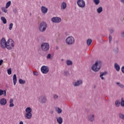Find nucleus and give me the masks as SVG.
Segmentation results:
<instances>
[{"mask_svg": "<svg viewBox=\"0 0 124 124\" xmlns=\"http://www.w3.org/2000/svg\"><path fill=\"white\" fill-rule=\"evenodd\" d=\"M25 111L26 113L25 115V119L31 120L32 118V114H31V108L28 107L26 108Z\"/></svg>", "mask_w": 124, "mask_h": 124, "instance_id": "nucleus-1", "label": "nucleus"}, {"mask_svg": "<svg viewBox=\"0 0 124 124\" xmlns=\"http://www.w3.org/2000/svg\"><path fill=\"white\" fill-rule=\"evenodd\" d=\"M101 67V62H96L94 64H93L92 67V69L93 71L97 72L98 71L100 68Z\"/></svg>", "mask_w": 124, "mask_h": 124, "instance_id": "nucleus-2", "label": "nucleus"}, {"mask_svg": "<svg viewBox=\"0 0 124 124\" xmlns=\"http://www.w3.org/2000/svg\"><path fill=\"white\" fill-rule=\"evenodd\" d=\"M15 46V43L12 39H9L7 41V49L8 50H12Z\"/></svg>", "mask_w": 124, "mask_h": 124, "instance_id": "nucleus-3", "label": "nucleus"}, {"mask_svg": "<svg viewBox=\"0 0 124 124\" xmlns=\"http://www.w3.org/2000/svg\"><path fill=\"white\" fill-rule=\"evenodd\" d=\"M41 49L44 52H48L50 49V45L48 43H43L41 45Z\"/></svg>", "mask_w": 124, "mask_h": 124, "instance_id": "nucleus-4", "label": "nucleus"}, {"mask_svg": "<svg viewBox=\"0 0 124 124\" xmlns=\"http://www.w3.org/2000/svg\"><path fill=\"white\" fill-rule=\"evenodd\" d=\"M65 42L68 45H72V44H74L75 39L72 36H69L66 39Z\"/></svg>", "mask_w": 124, "mask_h": 124, "instance_id": "nucleus-5", "label": "nucleus"}, {"mask_svg": "<svg viewBox=\"0 0 124 124\" xmlns=\"http://www.w3.org/2000/svg\"><path fill=\"white\" fill-rule=\"evenodd\" d=\"M39 29V31H41L42 32H43V31H46V29H47V24L46 23V22L41 23Z\"/></svg>", "mask_w": 124, "mask_h": 124, "instance_id": "nucleus-6", "label": "nucleus"}, {"mask_svg": "<svg viewBox=\"0 0 124 124\" xmlns=\"http://www.w3.org/2000/svg\"><path fill=\"white\" fill-rule=\"evenodd\" d=\"M7 42H6V40L5 38H2L0 40V47L2 49H5L7 48Z\"/></svg>", "mask_w": 124, "mask_h": 124, "instance_id": "nucleus-7", "label": "nucleus"}, {"mask_svg": "<svg viewBox=\"0 0 124 124\" xmlns=\"http://www.w3.org/2000/svg\"><path fill=\"white\" fill-rule=\"evenodd\" d=\"M41 71L43 74H47L49 72V67L43 65L41 68Z\"/></svg>", "mask_w": 124, "mask_h": 124, "instance_id": "nucleus-8", "label": "nucleus"}, {"mask_svg": "<svg viewBox=\"0 0 124 124\" xmlns=\"http://www.w3.org/2000/svg\"><path fill=\"white\" fill-rule=\"evenodd\" d=\"M77 4L79 7H81V8H83L86 6V3L83 0H78Z\"/></svg>", "mask_w": 124, "mask_h": 124, "instance_id": "nucleus-9", "label": "nucleus"}, {"mask_svg": "<svg viewBox=\"0 0 124 124\" xmlns=\"http://www.w3.org/2000/svg\"><path fill=\"white\" fill-rule=\"evenodd\" d=\"M39 100L41 103H45L47 101V98L45 96H41L39 97Z\"/></svg>", "mask_w": 124, "mask_h": 124, "instance_id": "nucleus-10", "label": "nucleus"}, {"mask_svg": "<svg viewBox=\"0 0 124 124\" xmlns=\"http://www.w3.org/2000/svg\"><path fill=\"white\" fill-rule=\"evenodd\" d=\"M51 21L53 23H60L62 21V19L60 17H52L51 18Z\"/></svg>", "mask_w": 124, "mask_h": 124, "instance_id": "nucleus-11", "label": "nucleus"}, {"mask_svg": "<svg viewBox=\"0 0 124 124\" xmlns=\"http://www.w3.org/2000/svg\"><path fill=\"white\" fill-rule=\"evenodd\" d=\"M7 104V101L6 100V99H5L4 98H2L0 100V104L2 106H4L6 105Z\"/></svg>", "mask_w": 124, "mask_h": 124, "instance_id": "nucleus-12", "label": "nucleus"}, {"mask_svg": "<svg viewBox=\"0 0 124 124\" xmlns=\"http://www.w3.org/2000/svg\"><path fill=\"white\" fill-rule=\"evenodd\" d=\"M83 83V81L82 80L79 79L77 80L76 82H75L73 83V85L74 87H78V86H80V85H81V84Z\"/></svg>", "mask_w": 124, "mask_h": 124, "instance_id": "nucleus-13", "label": "nucleus"}, {"mask_svg": "<svg viewBox=\"0 0 124 124\" xmlns=\"http://www.w3.org/2000/svg\"><path fill=\"white\" fill-rule=\"evenodd\" d=\"M88 120L89 122H93L94 121V115L91 114L88 116Z\"/></svg>", "mask_w": 124, "mask_h": 124, "instance_id": "nucleus-14", "label": "nucleus"}, {"mask_svg": "<svg viewBox=\"0 0 124 124\" xmlns=\"http://www.w3.org/2000/svg\"><path fill=\"white\" fill-rule=\"evenodd\" d=\"M41 9L43 14H46L48 12V9L46 7L42 6Z\"/></svg>", "mask_w": 124, "mask_h": 124, "instance_id": "nucleus-15", "label": "nucleus"}, {"mask_svg": "<svg viewBox=\"0 0 124 124\" xmlns=\"http://www.w3.org/2000/svg\"><path fill=\"white\" fill-rule=\"evenodd\" d=\"M13 81L14 82V85L15 86H16V83H17V76H16V74L14 75L13 78Z\"/></svg>", "mask_w": 124, "mask_h": 124, "instance_id": "nucleus-16", "label": "nucleus"}, {"mask_svg": "<svg viewBox=\"0 0 124 124\" xmlns=\"http://www.w3.org/2000/svg\"><path fill=\"white\" fill-rule=\"evenodd\" d=\"M66 6H67L66 3L65 2H63L61 4V9H62V10H64V9L66 8Z\"/></svg>", "mask_w": 124, "mask_h": 124, "instance_id": "nucleus-17", "label": "nucleus"}, {"mask_svg": "<svg viewBox=\"0 0 124 124\" xmlns=\"http://www.w3.org/2000/svg\"><path fill=\"white\" fill-rule=\"evenodd\" d=\"M55 111L58 113V114H62V108L59 107H55Z\"/></svg>", "mask_w": 124, "mask_h": 124, "instance_id": "nucleus-18", "label": "nucleus"}, {"mask_svg": "<svg viewBox=\"0 0 124 124\" xmlns=\"http://www.w3.org/2000/svg\"><path fill=\"white\" fill-rule=\"evenodd\" d=\"M3 94L4 96H6V91H3L1 89H0V96H1Z\"/></svg>", "mask_w": 124, "mask_h": 124, "instance_id": "nucleus-19", "label": "nucleus"}, {"mask_svg": "<svg viewBox=\"0 0 124 124\" xmlns=\"http://www.w3.org/2000/svg\"><path fill=\"white\" fill-rule=\"evenodd\" d=\"M57 123H58L59 124H62V118L61 117H57Z\"/></svg>", "mask_w": 124, "mask_h": 124, "instance_id": "nucleus-20", "label": "nucleus"}, {"mask_svg": "<svg viewBox=\"0 0 124 124\" xmlns=\"http://www.w3.org/2000/svg\"><path fill=\"white\" fill-rule=\"evenodd\" d=\"M114 68L116 69V70H117V71H120V70L121 69L120 65H119V64H118V63H115L114 64Z\"/></svg>", "mask_w": 124, "mask_h": 124, "instance_id": "nucleus-21", "label": "nucleus"}, {"mask_svg": "<svg viewBox=\"0 0 124 124\" xmlns=\"http://www.w3.org/2000/svg\"><path fill=\"white\" fill-rule=\"evenodd\" d=\"M9 107H14V104L13 103V99L11 98L9 101Z\"/></svg>", "mask_w": 124, "mask_h": 124, "instance_id": "nucleus-22", "label": "nucleus"}, {"mask_svg": "<svg viewBox=\"0 0 124 124\" xmlns=\"http://www.w3.org/2000/svg\"><path fill=\"white\" fill-rule=\"evenodd\" d=\"M107 74V72H105L104 73H101L100 77L101 78L102 80H104V78H103L104 75H106Z\"/></svg>", "mask_w": 124, "mask_h": 124, "instance_id": "nucleus-23", "label": "nucleus"}, {"mask_svg": "<svg viewBox=\"0 0 124 124\" xmlns=\"http://www.w3.org/2000/svg\"><path fill=\"white\" fill-rule=\"evenodd\" d=\"M92 42H93V40H92V39H88L87 40V44L88 46H90V45H91V44H92Z\"/></svg>", "mask_w": 124, "mask_h": 124, "instance_id": "nucleus-24", "label": "nucleus"}, {"mask_svg": "<svg viewBox=\"0 0 124 124\" xmlns=\"http://www.w3.org/2000/svg\"><path fill=\"white\" fill-rule=\"evenodd\" d=\"M1 20L2 21V22L3 23V24H6L7 20H6V19L5 18V17H4L3 16H1Z\"/></svg>", "mask_w": 124, "mask_h": 124, "instance_id": "nucleus-25", "label": "nucleus"}, {"mask_svg": "<svg viewBox=\"0 0 124 124\" xmlns=\"http://www.w3.org/2000/svg\"><path fill=\"white\" fill-rule=\"evenodd\" d=\"M103 11V9H102V7H100L97 9V12L98 13H101Z\"/></svg>", "mask_w": 124, "mask_h": 124, "instance_id": "nucleus-26", "label": "nucleus"}, {"mask_svg": "<svg viewBox=\"0 0 124 124\" xmlns=\"http://www.w3.org/2000/svg\"><path fill=\"white\" fill-rule=\"evenodd\" d=\"M46 59L47 60H52V59H53V56H52L51 54H48L46 56Z\"/></svg>", "mask_w": 124, "mask_h": 124, "instance_id": "nucleus-27", "label": "nucleus"}, {"mask_svg": "<svg viewBox=\"0 0 124 124\" xmlns=\"http://www.w3.org/2000/svg\"><path fill=\"white\" fill-rule=\"evenodd\" d=\"M66 63L67 65H72L73 63L72 61L70 60H67Z\"/></svg>", "mask_w": 124, "mask_h": 124, "instance_id": "nucleus-28", "label": "nucleus"}, {"mask_svg": "<svg viewBox=\"0 0 124 124\" xmlns=\"http://www.w3.org/2000/svg\"><path fill=\"white\" fill-rule=\"evenodd\" d=\"M10 4H11V1H9L8 2H7L6 4V8H8V7L10 6Z\"/></svg>", "mask_w": 124, "mask_h": 124, "instance_id": "nucleus-29", "label": "nucleus"}, {"mask_svg": "<svg viewBox=\"0 0 124 124\" xmlns=\"http://www.w3.org/2000/svg\"><path fill=\"white\" fill-rule=\"evenodd\" d=\"M19 84H25L26 81L23 80V79L20 78L19 79Z\"/></svg>", "mask_w": 124, "mask_h": 124, "instance_id": "nucleus-30", "label": "nucleus"}, {"mask_svg": "<svg viewBox=\"0 0 124 124\" xmlns=\"http://www.w3.org/2000/svg\"><path fill=\"white\" fill-rule=\"evenodd\" d=\"M117 85H118L120 88H121L122 89H123L124 86L123 85V84L120 83V82H117L116 83Z\"/></svg>", "mask_w": 124, "mask_h": 124, "instance_id": "nucleus-31", "label": "nucleus"}, {"mask_svg": "<svg viewBox=\"0 0 124 124\" xmlns=\"http://www.w3.org/2000/svg\"><path fill=\"white\" fill-rule=\"evenodd\" d=\"M121 105V103L119 101H116L115 102V106L116 107H119Z\"/></svg>", "mask_w": 124, "mask_h": 124, "instance_id": "nucleus-32", "label": "nucleus"}, {"mask_svg": "<svg viewBox=\"0 0 124 124\" xmlns=\"http://www.w3.org/2000/svg\"><path fill=\"white\" fill-rule=\"evenodd\" d=\"M119 117L120 118V119L124 120V114H123L122 113H119Z\"/></svg>", "mask_w": 124, "mask_h": 124, "instance_id": "nucleus-33", "label": "nucleus"}, {"mask_svg": "<svg viewBox=\"0 0 124 124\" xmlns=\"http://www.w3.org/2000/svg\"><path fill=\"white\" fill-rule=\"evenodd\" d=\"M93 1L96 5H97V4H99V2H100L99 0H93Z\"/></svg>", "mask_w": 124, "mask_h": 124, "instance_id": "nucleus-34", "label": "nucleus"}, {"mask_svg": "<svg viewBox=\"0 0 124 124\" xmlns=\"http://www.w3.org/2000/svg\"><path fill=\"white\" fill-rule=\"evenodd\" d=\"M7 73L9 75H11V73H12V71L11 70V68H9L7 70Z\"/></svg>", "mask_w": 124, "mask_h": 124, "instance_id": "nucleus-35", "label": "nucleus"}, {"mask_svg": "<svg viewBox=\"0 0 124 124\" xmlns=\"http://www.w3.org/2000/svg\"><path fill=\"white\" fill-rule=\"evenodd\" d=\"M121 105L123 107H124V98H122V99H121Z\"/></svg>", "mask_w": 124, "mask_h": 124, "instance_id": "nucleus-36", "label": "nucleus"}, {"mask_svg": "<svg viewBox=\"0 0 124 124\" xmlns=\"http://www.w3.org/2000/svg\"><path fill=\"white\" fill-rule=\"evenodd\" d=\"M12 28H13V23H11L9 24V30L11 31V30H12Z\"/></svg>", "mask_w": 124, "mask_h": 124, "instance_id": "nucleus-37", "label": "nucleus"}, {"mask_svg": "<svg viewBox=\"0 0 124 124\" xmlns=\"http://www.w3.org/2000/svg\"><path fill=\"white\" fill-rule=\"evenodd\" d=\"M33 74L35 75V76H38V75H39V73H38V72L34 71L33 72Z\"/></svg>", "mask_w": 124, "mask_h": 124, "instance_id": "nucleus-38", "label": "nucleus"}, {"mask_svg": "<svg viewBox=\"0 0 124 124\" xmlns=\"http://www.w3.org/2000/svg\"><path fill=\"white\" fill-rule=\"evenodd\" d=\"M1 10L3 11V12H4V13H7V10L4 7H2L1 8Z\"/></svg>", "mask_w": 124, "mask_h": 124, "instance_id": "nucleus-39", "label": "nucleus"}, {"mask_svg": "<svg viewBox=\"0 0 124 124\" xmlns=\"http://www.w3.org/2000/svg\"><path fill=\"white\" fill-rule=\"evenodd\" d=\"M64 74V75L65 76H68V74H69V73H68V71H66L64 72V74Z\"/></svg>", "mask_w": 124, "mask_h": 124, "instance_id": "nucleus-40", "label": "nucleus"}, {"mask_svg": "<svg viewBox=\"0 0 124 124\" xmlns=\"http://www.w3.org/2000/svg\"><path fill=\"white\" fill-rule=\"evenodd\" d=\"M109 42H111L112 41V36H111V35H109Z\"/></svg>", "mask_w": 124, "mask_h": 124, "instance_id": "nucleus-41", "label": "nucleus"}, {"mask_svg": "<svg viewBox=\"0 0 124 124\" xmlns=\"http://www.w3.org/2000/svg\"><path fill=\"white\" fill-rule=\"evenodd\" d=\"M54 99H58V95H57V94L54 95Z\"/></svg>", "mask_w": 124, "mask_h": 124, "instance_id": "nucleus-42", "label": "nucleus"}, {"mask_svg": "<svg viewBox=\"0 0 124 124\" xmlns=\"http://www.w3.org/2000/svg\"><path fill=\"white\" fill-rule=\"evenodd\" d=\"M3 62V60H0V65H1Z\"/></svg>", "mask_w": 124, "mask_h": 124, "instance_id": "nucleus-43", "label": "nucleus"}, {"mask_svg": "<svg viewBox=\"0 0 124 124\" xmlns=\"http://www.w3.org/2000/svg\"><path fill=\"white\" fill-rule=\"evenodd\" d=\"M122 71L124 74V66L122 67Z\"/></svg>", "mask_w": 124, "mask_h": 124, "instance_id": "nucleus-44", "label": "nucleus"}, {"mask_svg": "<svg viewBox=\"0 0 124 124\" xmlns=\"http://www.w3.org/2000/svg\"><path fill=\"white\" fill-rule=\"evenodd\" d=\"M113 31H114L113 30L111 29V30H110V32L111 33H112V32H113Z\"/></svg>", "mask_w": 124, "mask_h": 124, "instance_id": "nucleus-45", "label": "nucleus"}, {"mask_svg": "<svg viewBox=\"0 0 124 124\" xmlns=\"http://www.w3.org/2000/svg\"><path fill=\"white\" fill-rule=\"evenodd\" d=\"M19 124H24V123L23 122V121H20L19 122Z\"/></svg>", "mask_w": 124, "mask_h": 124, "instance_id": "nucleus-46", "label": "nucleus"}, {"mask_svg": "<svg viewBox=\"0 0 124 124\" xmlns=\"http://www.w3.org/2000/svg\"><path fill=\"white\" fill-rule=\"evenodd\" d=\"M121 2L124 3V0H121Z\"/></svg>", "mask_w": 124, "mask_h": 124, "instance_id": "nucleus-47", "label": "nucleus"}, {"mask_svg": "<svg viewBox=\"0 0 124 124\" xmlns=\"http://www.w3.org/2000/svg\"><path fill=\"white\" fill-rule=\"evenodd\" d=\"M122 36H123V37H124V32H123V33H122Z\"/></svg>", "mask_w": 124, "mask_h": 124, "instance_id": "nucleus-48", "label": "nucleus"}, {"mask_svg": "<svg viewBox=\"0 0 124 124\" xmlns=\"http://www.w3.org/2000/svg\"><path fill=\"white\" fill-rule=\"evenodd\" d=\"M1 14V12L0 11V15Z\"/></svg>", "mask_w": 124, "mask_h": 124, "instance_id": "nucleus-49", "label": "nucleus"}, {"mask_svg": "<svg viewBox=\"0 0 124 124\" xmlns=\"http://www.w3.org/2000/svg\"><path fill=\"white\" fill-rule=\"evenodd\" d=\"M62 62L63 61V59L61 60Z\"/></svg>", "mask_w": 124, "mask_h": 124, "instance_id": "nucleus-50", "label": "nucleus"}]
</instances>
